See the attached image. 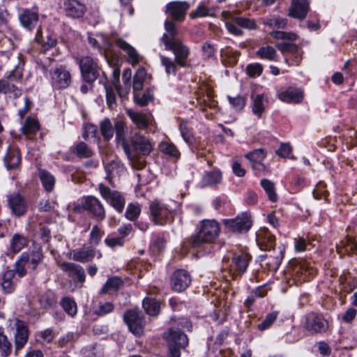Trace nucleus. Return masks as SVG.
Returning a JSON list of instances; mask_svg holds the SVG:
<instances>
[{
  "instance_id": "1",
  "label": "nucleus",
  "mask_w": 357,
  "mask_h": 357,
  "mask_svg": "<svg viewBox=\"0 0 357 357\" xmlns=\"http://www.w3.org/2000/svg\"><path fill=\"white\" fill-rule=\"evenodd\" d=\"M149 210L152 220L155 225H165L174 220V211L168 204L155 199L151 202Z\"/></svg>"
},
{
  "instance_id": "2",
  "label": "nucleus",
  "mask_w": 357,
  "mask_h": 357,
  "mask_svg": "<svg viewBox=\"0 0 357 357\" xmlns=\"http://www.w3.org/2000/svg\"><path fill=\"white\" fill-rule=\"evenodd\" d=\"M220 227L214 220H205L201 222L200 229L192 241L193 247H199L204 243L213 242L219 235Z\"/></svg>"
},
{
  "instance_id": "3",
  "label": "nucleus",
  "mask_w": 357,
  "mask_h": 357,
  "mask_svg": "<svg viewBox=\"0 0 357 357\" xmlns=\"http://www.w3.org/2000/svg\"><path fill=\"white\" fill-rule=\"evenodd\" d=\"M86 211L95 220L102 222L106 218V212L102 202L96 197L92 195L84 196L80 200V204L74 206L75 211H79L81 209Z\"/></svg>"
},
{
  "instance_id": "4",
  "label": "nucleus",
  "mask_w": 357,
  "mask_h": 357,
  "mask_svg": "<svg viewBox=\"0 0 357 357\" xmlns=\"http://www.w3.org/2000/svg\"><path fill=\"white\" fill-rule=\"evenodd\" d=\"M161 40L165 50H170L175 56L176 64L182 68L188 66V58L190 51L189 47L185 45L181 40H170L167 36H162Z\"/></svg>"
},
{
  "instance_id": "5",
  "label": "nucleus",
  "mask_w": 357,
  "mask_h": 357,
  "mask_svg": "<svg viewBox=\"0 0 357 357\" xmlns=\"http://www.w3.org/2000/svg\"><path fill=\"white\" fill-rule=\"evenodd\" d=\"M303 326L309 334L317 335L326 333L329 328V324L323 314L310 312L304 316Z\"/></svg>"
},
{
  "instance_id": "6",
  "label": "nucleus",
  "mask_w": 357,
  "mask_h": 357,
  "mask_svg": "<svg viewBox=\"0 0 357 357\" xmlns=\"http://www.w3.org/2000/svg\"><path fill=\"white\" fill-rule=\"evenodd\" d=\"M251 256L245 252L234 255L231 263L229 259H223V269H227L233 278L236 276H241L247 270Z\"/></svg>"
},
{
  "instance_id": "7",
  "label": "nucleus",
  "mask_w": 357,
  "mask_h": 357,
  "mask_svg": "<svg viewBox=\"0 0 357 357\" xmlns=\"http://www.w3.org/2000/svg\"><path fill=\"white\" fill-rule=\"evenodd\" d=\"M75 61L79 65L81 75L84 81L91 84L99 76L100 67L96 60L89 56L75 57Z\"/></svg>"
},
{
  "instance_id": "8",
  "label": "nucleus",
  "mask_w": 357,
  "mask_h": 357,
  "mask_svg": "<svg viewBox=\"0 0 357 357\" xmlns=\"http://www.w3.org/2000/svg\"><path fill=\"white\" fill-rule=\"evenodd\" d=\"M98 191L102 199L118 213L123 212L126 205V199L120 192L111 190L103 183L98 185Z\"/></svg>"
},
{
  "instance_id": "9",
  "label": "nucleus",
  "mask_w": 357,
  "mask_h": 357,
  "mask_svg": "<svg viewBox=\"0 0 357 357\" xmlns=\"http://www.w3.org/2000/svg\"><path fill=\"white\" fill-rule=\"evenodd\" d=\"M22 73L19 68H15L9 74L7 79H0V93L8 95L10 97L17 98L22 95V90L16 86L13 82L20 79Z\"/></svg>"
},
{
  "instance_id": "10",
  "label": "nucleus",
  "mask_w": 357,
  "mask_h": 357,
  "mask_svg": "<svg viewBox=\"0 0 357 357\" xmlns=\"http://www.w3.org/2000/svg\"><path fill=\"white\" fill-rule=\"evenodd\" d=\"M223 224L229 231L234 233L247 232L252 226L251 216L248 213H243L234 218L225 219Z\"/></svg>"
},
{
  "instance_id": "11",
  "label": "nucleus",
  "mask_w": 357,
  "mask_h": 357,
  "mask_svg": "<svg viewBox=\"0 0 357 357\" xmlns=\"http://www.w3.org/2000/svg\"><path fill=\"white\" fill-rule=\"evenodd\" d=\"M123 319L134 335L137 336L142 335L144 321L142 312L138 309L129 310L126 312Z\"/></svg>"
},
{
  "instance_id": "12",
  "label": "nucleus",
  "mask_w": 357,
  "mask_h": 357,
  "mask_svg": "<svg viewBox=\"0 0 357 357\" xmlns=\"http://www.w3.org/2000/svg\"><path fill=\"white\" fill-rule=\"evenodd\" d=\"M131 151L134 153V159L137 154L149 155L153 149V146L147 137L139 133H135L131 137Z\"/></svg>"
},
{
  "instance_id": "13",
  "label": "nucleus",
  "mask_w": 357,
  "mask_h": 357,
  "mask_svg": "<svg viewBox=\"0 0 357 357\" xmlns=\"http://www.w3.org/2000/svg\"><path fill=\"white\" fill-rule=\"evenodd\" d=\"M50 74L51 84L56 89H66L71 83V75L63 66L55 68Z\"/></svg>"
},
{
  "instance_id": "14",
  "label": "nucleus",
  "mask_w": 357,
  "mask_h": 357,
  "mask_svg": "<svg viewBox=\"0 0 357 357\" xmlns=\"http://www.w3.org/2000/svg\"><path fill=\"white\" fill-rule=\"evenodd\" d=\"M191 280V276L187 271L178 269L170 278L171 289L174 291L181 292L190 286Z\"/></svg>"
},
{
  "instance_id": "15",
  "label": "nucleus",
  "mask_w": 357,
  "mask_h": 357,
  "mask_svg": "<svg viewBox=\"0 0 357 357\" xmlns=\"http://www.w3.org/2000/svg\"><path fill=\"white\" fill-rule=\"evenodd\" d=\"M8 204L12 213L15 216H22L27 211L26 202L19 193H13L9 195Z\"/></svg>"
},
{
  "instance_id": "16",
  "label": "nucleus",
  "mask_w": 357,
  "mask_h": 357,
  "mask_svg": "<svg viewBox=\"0 0 357 357\" xmlns=\"http://www.w3.org/2000/svg\"><path fill=\"white\" fill-rule=\"evenodd\" d=\"M63 8L66 15L72 18L82 17L86 10V6L78 0H63Z\"/></svg>"
},
{
  "instance_id": "17",
  "label": "nucleus",
  "mask_w": 357,
  "mask_h": 357,
  "mask_svg": "<svg viewBox=\"0 0 357 357\" xmlns=\"http://www.w3.org/2000/svg\"><path fill=\"white\" fill-rule=\"evenodd\" d=\"M15 326L16 328V333L15 334V351L22 349L27 342L29 337L28 328L26 324L18 319H15Z\"/></svg>"
},
{
  "instance_id": "18",
  "label": "nucleus",
  "mask_w": 357,
  "mask_h": 357,
  "mask_svg": "<svg viewBox=\"0 0 357 357\" xmlns=\"http://www.w3.org/2000/svg\"><path fill=\"white\" fill-rule=\"evenodd\" d=\"M189 8V4L185 1H173L167 5L166 13L173 20L183 21Z\"/></svg>"
},
{
  "instance_id": "19",
  "label": "nucleus",
  "mask_w": 357,
  "mask_h": 357,
  "mask_svg": "<svg viewBox=\"0 0 357 357\" xmlns=\"http://www.w3.org/2000/svg\"><path fill=\"white\" fill-rule=\"evenodd\" d=\"M276 47L282 54L290 53L291 54L292 58L291 61L286 59V61L289 65L298 66L300 63L302 59L303 52L296 45L289 43H282L278 44Z\"/></svg>"
},
{
  "instance_id": "20",
  "label": "nucleus",
  "mask_w": 357,
  "mask_h": 357,
  "mask_svg": "<svg viewBox=\"0 0 357 357\" xmlns=\"http://www.w3.org/2000/svg\"><path fill=\"white\" fill-rule=\"evenodd\" d=\"M303 97L304 93L301 89L292 86L278 94V98L286 103L298 104L302 102Z\"/></svg>"
},
{
  "instance_id": "21",
  "label": "nucleus",
  "mask_w": 357,
  "mask_h": 357,
  "mask_svg": "<svg viewBox=\"0 0 357 357\" xmlns=\"http://www.w3.org/2000/svg\"><path fill=\"white\" fill-rule=\"evenodd\" d=\"M309 9V0H291L289 15L302 20L306 17Z\"/></svg>"
},
{
  "instance_id": "22",
  "label": "nucleus",
  "mask_w": 357,
  "mask_h": 357,
  "mask_svg": "<svg viewBox=\"0 0 357 357\" xmlns=\"http://www.w3.org/2000/svg\"><path fill=\"white\" fill-rule=\"evenodd\" d=\"M126 125L123 121H117L114 125V132L116 133V140L121 144L125 153L129 159H132L134 153L131 151L130 144L125 137Z\"/></svg>"
},
{
  "instance_id": "23",
  "label": "nucleus",
  "mask_w": 357,
  "mask_h": 357,
  "mask_svg": "<svg viewBox=\"0 0 357 357\" xmlns=\"http://www.w3.org/2000/svg\"><path fill=\"white\" fill-rule=\"evenodd\" d=\"M275 236L268 230L264 228L257 234V242L261 250H271L275 247Z\"/></svg>"
},
{
  "instance_id": "24",
  "label": "nucleus",
  "mask_w": 357,
  "mask_h": 357,
  "mask_svg": "<svg viewBox=\"0 0 357 357\" xmlns=\"http://www.w3.org/2000/svg\"><path fill=\"white\" fill-rule=\"evenodd\" d=\"M70 258L74 261L81 263H86L91 261L96 255L95 248L89 247H82L73 250L70 253Z\"/></svg>"
},
{
  "instance_id": "25",
  "label": "nucleus",
  "mask_w": 357,
  "mask_h": 357,
  "mask_svg": "<svg viewBox=\"0 0 357 357\" xmlns=\"http://www.w3.org/2000/svg\"><path fill=\"white\" fill-rule=\"evenodd\" d=\"M38 20L39 15L38 12L30 9L24 10L19 15L21 25L29 31L36 26Z\"/></svg>"
},
{
  "instance_id": "26",
  "label": "nucleus",
  "mask_w": 357,
  "mask_h": 357,
  "mask_svg": "<svg viewBox=\"0 0 357 357\" xmlns=\"http://www.w3.org/2000/svg\"><path fill=\"white\" fill-rule=\"evenodd\" d=\"M60 267L77 282H83L85 280L84 270L81 266L71 262H63L61 264Z\"/></svg>"
},
{
  "instance_id": "27",
  "label": "nucleus",
  "mask_w": 357,
  "mask_h": 357,
  "mask_svg": "<svg viewBox=\"0 0 357 357\" xmlns=\"http://www.w3.org/2000/svg\"><path fill=\"white\" fill-rule=\"evenodd\" d=\"M165 335L169 344H175L181 348H185L188 344L187 335L178 329L170 328Z\"/></svg>"
},
{
  "instance_id": "28",
  "label": "nucleus",
  "mask_w": 357,
  "mask_h": 357,
  "mask_svg": "<svg viewBox=\"0 0 357 357\" xmlns=\"http://www.w3.org/2000/svg\"><path fill=\"white\" fill-rule=\"evenodd\" d=\"M284 248L282 245L274 248L272 251L269 250V253L264 257L267 259V265L273 270H277L284 257Z\"/></svg>"
},
{
  "instance_id": "29",
  "label": "nucleus",
  "mask_w": 357,
  "mask_h": 357,
  "mask_svg": "<svg viewBox=\"0 0 357 357\" xmlns=\"http://www.w3.org/2000/svg\"><path fill=\"white\" fill-rule=\"evenodd\" d=\"M294 270L296 274H301V275L298 276L300 280H310L317 273L316 269L314 268L310 262L306 261L298 262Z\"/></svg>"
},
{
  "instance_id": "30",
  "label": "nucleus",
  "mask_w": 357,
  "mask_h": 357,
  "mask_svg": "<svg viewBox=\"0 0 357 357\" xmlns=\"http://www.w3.org/2000/svg\"><path fill=\"white\" fill-rule=\"evenodd\" d=\"M3 161L5 166L8 169L17 168L21 161L18 150L13 148V146H8L7 153L4 157Z\"/></svg>"
},
{
  "instance_id": "31",
  "label": "nucleus",
  "mask_w": 357,
  "mask_h": 357,
  "mask_svg": "<svg viewBox=\"0 0 357 357\" xmlns=\"http://www.w3.org/2000/svg\"><path fill=\"white\" fill-rule=\"evenodd\" d=\"M116 45L119 47L126 52L128 55V61L129 63H130L132 66L139 63V55L133 47L130 45L128 43L122 39H118L116 40Z\"/></svg>"
},
{
  "instance_id": "32",
  "label": "nucleus",
  "mask_w": 357,
  "mask_h": 357,
  "mask_svg": "<svg viewBox=\"0 0 357 357\" xmlns=\"http://www.w3.org/2000/svg\"><path fill=\"white\" fill-rule=\"evenodd\" d=\"M336 250L340 256L351 255L354 251L357 252V241L353 242L349 236H346L339 244L336 245Z\"/></svg>"
},
{
  "instance_id": "33",
  "label": "nucleus",
  "mask_w": 357,
  "mask_h": 357,
  "mask_svg": "<svg viewBox=\"0 0 357 357\" xmlns=\"http://www.w3.org/2000/svg\"><path fill=\"white\" fill-rule=\"evenodd\" d=\"M221 181L222 172L218 169H214L203 176L201 183L203 187L211 186L220 183Z\"/></svg>"
},
{
  "instance_id": "34",
  "label": "nucleus",
  "mask_w": 357,
  "mask_h": 357,
  "mask_svg": "<svg viewBox=\"0 0 357 357\" xmlns=\"http://www.w3.org/2000/svg\"><path fill=\"white\" fill-rule=\"evenodd\" d=\"M105 169L107 173L106 180L112 186L114 187L113 178L119 176L120 172L123 170V167L119 162L112 161L106 164Z\"/></svg>"
},
{
  "instance_id": "35",
  "label": "nucleus",
  "mask_w": 357,
  "mask_h": 357,
  "mask_svg": "<svg viewBox=\"0 0 357 357\" xmlns=\"http://www.w3.org/2000/svg\"><path fill=\"white\" fill-rule=\"evenodd\" d=\"M29 241L27 238L20 234L16 233L13 235L10 241V248L13 253L20 252L27 246Z\"/></svg>"
},
{
  "instance_id": "36",
  "label": "nucleus",
  "mask_w": 357,
  "mask_h": 357,
  "mask_svg": "<svg viewBox=\"0 0 357 357\" xmlns=\"http://www.w3.org/2000/svg\"><path fill=\"white\" fill-rule=\"evenodd\" d=\"M128 115L139 129L144 130L148 128L149 119L145 114L128 110Z\"/></svg>"
},
{
  "instance_id": "37",
  "label": "nucleus",
  "mask_w": 357,
  "mask_h": 357,
  "mask_svg": "<svg viewBox=\"0 0 357 357\" xmlns=\"http://www.w3.org/2000/svg\"><path fill=\"white\" fill-rule=\"evenodd\" d=\"M14 276L15 272L13 270H8L4 273L2 278L1 288L5 294H10L15 289Z\"/></svg>"
},
{
  "instance_id": "38",
  "label": "nucleus",
  "mask_w": 357,
  "mask_h": 357,
  "mask_svg": "<svg viewBox=\"0 0 357 357\" xmlns=\"http://www.w3.org/2000/svg\"><path fill=\"white\" fill-rule=\"evenodd\" d=\"M29 255L27 252H23L21 254L15 264V271L20 277H24L26 274V266H29Z\"/></svg>"
},
{
  "instance_id": "39",
  "label": "nucleus",
  "mask_w": 357,
  "mask_h": 357,
  "mask_svg": "<svg viewBox=\"0 0 357 357\" xmlns=\"http://www.w3.org/2000/svg\"><path fill=\"white\" fill-rule=\"evenodd\" d=\"M38 175L42 184L47 192H52L55 184L54 177L47 171L39 169Z\"/></svg>"
},
{
  "instance_id": "40",
  "label": "nucleus",
  "mask_w": 357,
  "mask_h": 357,
  "mask_svg": "<svg viewBox=\"0 0 357 357\" xmlns=\"http://www.w3.org/2000/svg\"><path fill=\"white\" fill-rule=\"evenodd\" d=\"M72 151L79 158H87L93 155L92 149L84 142H79L72 147Z\"/></svg>"
},
{
  "instance_id": "41",
  "label": "nucleus",
  "mask_w": 357,
  "mask_h": 357,
  "mask_svg": "<svg viewBox=\"0 0 357 357\" xmlns=\"http://www.w3.org/2000/svg\"><path fill=\"white\" fill-rule=\"evenodd\" d=\"M60 305L70 317H75L77 313V305L75 301L70 297L65 296L60 301Z\"/></svg>"
},
{
  "instance_id": "42",
  "label": "nucleus",
  "mask_w": 357,
  "mask_h": 357,
  "mask_svg": "<svg viewBox=\"0 0 357 357\" xmlns=\"http://www.w3.org/2000/svg\"><path fill=\"white\" fill-rule=\"evenodd\" d=\"M35 40L37 43L41 45V51H43L44 53L50 48H52L56 45V40L55 38L47 36L45 40L42 35V31L40 30H38Z\"/></svg>"
},
{
  "instance_id": "43",
  "label": "nucleus",
  "mask_w": 357,
  "mask_h": 357,
  "mask_svg": "<svg viewBox=\"0 0 357 357\" xmlns=\"http://www.w3.org/2000/svg\"><path fill=\"white\" fill-rule=\"evenodd\" d=\"M39 302L43 308L48 309L56 305L57 298L53 291H47L41 295Z\"/></svg>"
},
{
  "instance_id": "44",
  "label": "nucleus",
  "mask_w": 357,
  "mask_h": 357,
  "mask_svg": "<svg viewBox=\"0 0 357 357\" xmlns=\"http://www.w3.org/2000/svg\"><path fill=\"white\" fill-rule=\"evenodd\" d=\"M266 100L264 94H257L253 98L252 112L260 118L265 109Z\"/></svg>"
},
{
  "instance_id": "45",
  "label": "nucleus",
  "mask_w": 357,
  "mask_h": 357,
  "mask_svg": "<svg viewBox=\"0 0 357 357\" xmlns=\"http://www.w3.org/2000/svg\"><path fill=\"white\" fill-rule=\"evenodd\" d=\"M143 307L151 316H155L160 311V303L155 298H146L143 301Z\"/></svg>"
},
{
  "instance_id": "46",
  "label": "nucleus",
  "mask_w": 357,
  "mask_h": 357,
  "mask_svg": "<svg viewBox=\"0 0 357 357\" xmlns=\"http://www.w3.org/2000/svg\"><path fill=\"white\" fill-rule=\"evenodd\" d=\"M12 351V344L4 334L3 329L0 327V354L2 357L8 356Z\"/></svg>"
},
{
  "instance_id": "47",
  "label": "nucleus",
  "mask_w": 357,
  "mask_h": 357,
  "mask_svg": "<svg viewBox=\"0 0 357 357\" xmlns=\"http://www.w3.org/2000/svg\"><path fill=\"white\" fill-rule=\"evenodd\" d=\"M261 185L265 190L270 201L275 202L278 201V195L275 192L274 183L268 179L264 178L261 181Z\"/></svg>"
},
{
  "instance_id": "48",
  "label": "nucleus",
  "mask_w": 357,
  "mask_h": 357,
  "mask_svg": "<svg viewBox=\"0 0 357 357\" xmlns=\"http://www.w3.org/2000/svg\"><path fill=\"white\" fill-rule=\"evenodd\" d=\"M256 55L261 59L273 61L275 59L277 52L273 47L266 45L259 48L256 52Z\"/></svg>"
},
{
  "instance_id": "49",
  "label": "nucleus",
  "mask_w": 357,
  "mask_h": 357,
  "mask_svg": "<svg viewBox=\"0 0 357 357\" xmlns=\"http://www.w3.org/2000/svg\"><path fill=\"white\" fill-rule=\"evenodd\" d=\"M100 132L105 140H109L112 138L114 132V127L111 121L105 119L100 123Z\"/></svg>"
},
{
  "instance_id": "50",
  "label": "nucleus",
  "mask_w": 357,
  "mask_h": 357,
  "mask_svg": "<svg viewBox=\"0 0 357 357\" xmlns=\"http://www.w3.org/2000/svg\"><path fill=\"white\" fill-rule=\"evenodd\" d=\"M39 130L38 121L33 118L28 117L22 127V131L24 135H29L34 134Z\"/></svg>"
},
{
  "instance_id": "51",
  "label": "nucleus",
  "mask_w": 357,
  "mask_h": 357,
  "mask_svg": "<svg viewBox=\"0 0 357 357\" xmlns=\"http://www.w3.org/2000/svg\"><path fill=\"white\" fill-rule=\"evenodd\" d=\"M160 150L169 156L178 159L180 157V152L176 146L172 143L168 142H161L159 145Z\"/></svg>"
},
{
  "instance_id": "52",
  "label": "nucleus",
  "mask_w": 357,
  "mask_h": 357,
  "mask_svg": "<svg viewBox=\"0 0 357 357\" xmlns=\"http://www.w3.org/2000/svg\"><path fill=\"white\" fill-rule=\"evenodd\" d=\"M141 213V207L138 204L130 203L127 206L125 217L130 221H135Z\"/></svg>"
},
{
  "instance_id": "53",
  "label": "nucleus",
  "mask_w": 357,
  "mask_h": 357,
  "mask_svg": "<svg viewBox=\"0 0 357 357\" xmlns=\"http://www.w3.org/2000/svg\"><path fill=\"white\" fill-rule=\"evenodd\" d=\"M263 23L271 29H284L287 22L286 19L274 16L263 20Z\"/></svg>"
},
{
  "instance_id": "54",
  "label": "nucleus",
  "mask_w": 357,
  "mask_h": 357,
  "mask_svg": "<svg viewBox=\"0 0 357 357\" xmlns=\"http://www.w3.org/2000/svg\"><path fill=\"white\" fill-rule=\"evenodd\" d=\"M122 284V280L119 278L114 277L109 278L102 288L101 293L106 294L109 291H116L121 287Z\"/></svg>"
},
{
  "instance_id": "55",
  "label": "nucleus",
  "mask_w": 357,
  "mask_h": 357,
  "mask_svg": "<svg viewBox=\"0 0 357 357\" xmlns=\"http://www.w3.org/2000/svg\"><path fill=\"white\" fill-rule=\"evenodd\" d=\"M145 77L146 71L144 68L139 69L136 72L133 78L132 84V88L135 91H139L142 89Z\"/></svg>"
},
{
  "instance_id": "56",
  "label": "nucleus",
  "mask_w": 357,
  "mask_h": 357,
  "mask_svg": "<svg viewBox=\"0 0 357 357\" xmlns=\"http://www.w3.org/2000/svg\"><path fill=\"white\" fill-rule=\"evenodd\" d=\"M278 311H273L271 313H268L264 319L262 321V322L257 325V328L261 331H264L268 329L275 322V321L278 318Z\"/></svg>"
},
{
  "instance_id": "57",
  "label": "nucleus",
  "mask_w": 357,
  "mask_h": 357,
  "mask_svg": "<svg viewBox=\"0 0 357 357\" xmlns=\"http://www.w3.org/2000/svg\"><path fill=\"white\" fill-rule=\"evenodd\" d=\"M233 21L238 26L248 29H255L257 28V24L255 20L243 17H233Z\"/></svg>"
},
{
  "instance_id": "58",
  "label": "nucleus",
  "mask_w": 357,
  "mask_h": 357,
  "mask_svg": "<svg viewBox=\"0 0 357 357\" xmlns=\"http://www.w3.org/2000/svg\"><path fill=\"white\" fill-rule=\"evenodd\" d=\"M160 61L162 66L165 68V73L167 75L173 74L175 75L176 73V63L173 61L172 59L165 56L163 55H160Z\"/></svg>"
},
{
  "instance_id": "59",
  "label": "nucleus",
  "mask_w": 357,
  "mask_h": 357,
  "mask_svg": "<svg viewBox=\"0 0 357 357\" xmlns=\"http://www.w3.org/2000/svg\"><path fill=\"white\" fill-rule=\"evenodd\" d=\"M179 129L184 141L188 144H192L193 142L194 138L190 130L188 127L187 123L183 121L181 122L179 125Z\"/></svg>"
},
{
  "instance_id": "60",
  "label": "nucleus",
  "mask_w": 357,
  "mask_h": 357,
  "mask_svg": "<svg viewBox=\"0 0 357 357\" xmlns=\"http://www.w3.org/2000/svg\"><path fill=\"white\" fill-rule=\"evenodd\" d=\"M103 232L100 230L98 225H95L93 227L90 236H89V243L91 245H97L100 243Z\"/></svg>"
},
{
  "instance_id": "61",
  "label": "nucleus",
  "mask_w": 357,
  "mask_h": 357,
  "mask_svg": "<svg viewBox=\"0 0 357 357\" xmlns=\"http://www.w3.org/2000/svg\"><path fill=\"white\" fill-rule=\"evenodd\" d=\"M165 29L166 33H165L163 36H167L170 40H180L179 38H176L178 31L174 24L172 22L166 20L165 22Z\"/></svg>"
},
{
  "instance_id": "62",
  "label": "nucleus",
  "mask_w": 357,
  "mask_h": 357,
  "mask_svg": "<svg viewBox=\"0 0 357 357\" xmlns=\"http://www.w3.org/2000/svg\"><path fill=\"white\" fill-rule=\"evenodd\" d=\"M202 51L203 58L209 59L215 56L216 50L212 43L206 42L202 46Z\"/></svg>"
},
{
  "instance_id": "63",
  "label": "nucleus",
  "mask_w": 357,
  "mask_h": 357,
  "mask_svg": "<svg viewBox=\"0 0 357 357\" xmlns=\"http://www.w3.org/2000/svg\"><path fill=\"white\" fill-rule=\"evenodd\" d=\"M246 158L250 160V164L262 161L266 158V154L262 149H256L246 155Z\"/></svg>"
},
{
  "instance_id": "64",
  "label": "nucleus",
  "mask_w": 357,
  "mask_h": 357,
  "mask_svg": "<svg viewBox=\"0 0 357 357\" xmlns=\"http://www.w3.org/2000/svg\"><path fill=\"white\" fill-rule=\"evenodd\" d=\"M246 71L250 77H259L263 72V67L259 63H251L247 66Z\"/></svg>"
}]
</instances>
